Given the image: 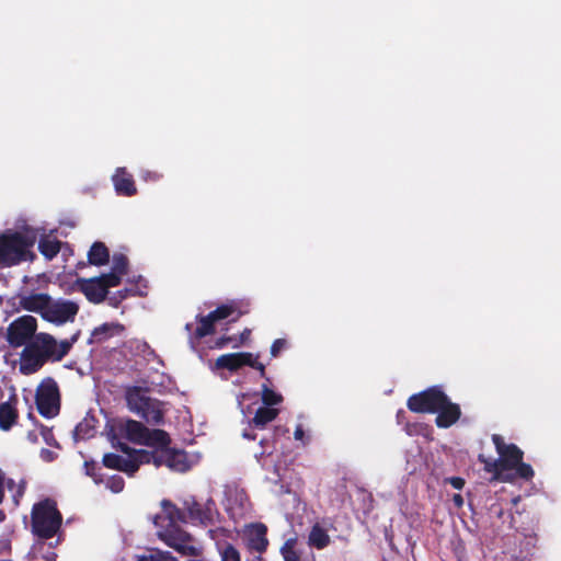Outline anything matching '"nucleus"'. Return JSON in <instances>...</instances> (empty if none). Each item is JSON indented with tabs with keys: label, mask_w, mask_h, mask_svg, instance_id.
Masks as SVG:
<instances>
[{
	"label": "nucleus",
	"mask_w": 561,
	"mask_h": 561,
	"mask_svg": "<svg viewBox=\"0 0 561 561\" xmlns=\"http://www.w3.org/2000/svg\"><path fill=\"white\" fill-rule=\"evenodd\" d=\"M16 404V394H11L8 401L0 403V428L2 431H9L16 424L19 419Z\"/></svg>",
	"instance_id": "18"
},
{
	"label": "nucleus",
	"mask_w": 561,
	"mask_h": 561,
	"mask_svg": "<svg viewBox=\"0 0 561 561\" xmlns=\"http://www.w3.org/2000/svg\"><path fill=\"white\" fill-rule=\"evenodd\" d=\"M79 311V306L70 300H58L50 302L47 309L43 313V319L55 323L64 324L68 321H73L75 317Z\"/></svg>",
	"instance_id": "13"
},
{
	"label": "nucleus",
	"mask_w": 561,
	"mask_h": 561,
	"mask_svg": "<svg viewBox=\"0 0 561 561\" xmlns=\"http://www.w3.org/2000/svg\"><path fill=\"white\" fill-rule=\"evenodd\" d=\"M41 435L44 439V442L51 447H59V443L54 436L53 430L41 424Z\"/></svg>",
	"instance_id": "40"
},
{
	"label": "nucleus",
	"mask_w": 561,
	"mask_h": 561,
	"mask_svg": "<svg viewBox=\"0 0 561 561\" xmlns=\"http://www.w3.org/2000/svg\"><path fill=\"white\" fill-rule=\"evenodd\" d=\"M225 528L210 529L208 533L213 539H215V535L218 533H226Z\"/></svg>",
	"instance_id": "52"
},
{
	"label": "nucleus",
	"mask_w": 561,
	"mask_h": 561,
	"mask_svg": "<svg viewBox=\"0 0 561 561\" xmlns=\"http://www.w3.org/2000/svg\"><path fill=\"white\" fill-rule=\"evenodd\" d=\"M27 438L33 444L37 443V435L35 432H28Z\"/></svg>",
	"instance_id": "53"
},
{
	"label": "nucleus",
	"mask_w": 561,
	"mask_h": 561,
	"mask_svg": "<svg viewBox=\"0 0 561 561\" xmlns=\"http://www.w3.org/2000/svg\"><path fill=\"white\" fill-rule=\"evenodd\" d=\"M88 261L91 265L95 266L106 265L110 262L107 247L101 241H95L88 252Z\"/></svg>",
	"instance_id": "28"
},
{
	"label": "nucleus",
	"mask_w": 561,
	"mask_h": 561,
	"mask_svg": "<svg viewBox=\"0 0 561 561\" xmlns=\"http://www.w3.org/2000/svg\"><path fill=\"white\" fill-rule=\"evenodd\" d=\"M61 241L49 236H43L38 241V251L46 260H53L61 249Z\"/></svg>",
	"instance_id": "29"
},
{
	"label": "nucleus",
	"mask_w": 561,
	"mask_h": 561,
	"mask_svg": "<svg viewBox=\"0 0 561 561\" xmlns=\"http://www.w3.org/2000/svg\"><path fill=\"white\" fill-rule=\"evenodd\" d=\"M38 413L45 419H53L60 412V392L56 380L47 377L41 381L35 392Z\"/></svg>",
	"instance_id": "5"
},
{
	"label": "nucleus",
	"mask_w": 561,
	"mask_h": 561,
	"mask_svg": "<svg viewBox=\"0 0 561 561\" xmlns=\"http://www.w3.org/2000/svg\"><path fill=\"white\" fill-rule=\"evenodd\" d=\"M125 399L130 412L138 415L146 423L161 425L164 423L163 403L148 396V390L138 386L126 390Z\"/></svg>",
	"instance_id": "3"
},
{
	"label": "nucleus",
	"mask_w": 561,
	"mask_h": 561,
	"mask_svg": "<svg viewBox=\"0 0 561 561\" xmlns=\"http://www.w3.org/2000/svg\"><path fill=\"white\" fill-rule=\"evenodd\" d=\"M163 538L168 546L182 556L197 557L199 554L195 539L180 527L168 528Z\"/></svg>",
	"instance_id": "11"
},
{
	"label": "nucleus",
	"mask_w": 561,
	"mask_h": 561,
	"mask_svg": "<svg viewBox=\"0 0 561 561\" xmlns=\"http://www.w3.org/2000/svg\"><path fill=\"white\" fill-rule=\"evenodd\" d=\"M453 502L456 507L460 508L463 505V497L461 494H454Z\"/></svg>",
	"instance_id": "50"
},
{
	"label": "nucleus",
	"mask_w": 561,
	"mask_h": 561,
	"mask_svg": "<svg viewBox=\"0 0 561 561\" xmlns=\"http://www.w3.org/2000/svg\"><path fill=\"white\" fill-rule=\"evenodd\" d=\"M492 442L499 455L500 465L505 471L513 470L524 459V451L513 443L506 444L501 435L493 434Z\"/></svg>",
	"instance_id": "12"
},
{
	"label": "nucleus",
	"mask_w": 561,
	"mask_h": 561,
	"mask_svg": "<svg viewBox=\"0 0 561 561\" xmlns=\"http://www.w3.org/2000/svg\"><path fill=\"white\" fill-rule=\"evenodd\" d=\"M121 433L127 440L141 445L148 427L139 421L128 419L121 425Z\"/></svg>",
	"instance_id": "22"
},
{
	"label": "nucleus",
	"mask_w": 561,
	"mask_h": 561,
	"mask_svg": "<svg viewBox=\"0 0 561 561\" xmlns=\"http://www.w3.org/2000/svg\"><path fill=\"white\" fill-rule=\"evenodd\" d=\"M24 484L19 485L18 494L14 497L22 496L24 493Z\"/></svg>",
	"instance_id": "54"
},
{
	"label": "nucleus",
	"mask_w": 561,
	"mask_h": 561,
	"mask_svg": "<svg viewBox=\"0 0 561 561\" xmlns=\"http://www.w3.org/2000/svg\"><path fill=\"white\" fill-rule=\"evenodd\" d=\"M236 341L234 336H221L216 341V347L222 348L227 346L230 343H233Z\"/></svg>",
	"instance_id": "47"
},
{
	"label": "nucleus",
	"mask_w": 561,
	"mask_h": 561,
	"mask_svg": "<svg viewBox=\"0 0 561 561\" xmlns=\"http://www.w3.org/2000/svg\"><path fill=\"white\" fill-rule=\"evenodd\" d=\"M57 457V454L54 453L53 450L50 449H47V448H43L41 450V458L46 461V462H51L56 459Z\"/></svg>",
	"instance_id": "46"
},
{
	"label": "nucleus",
	"mask_w": 561,
	"mask_h": 561,
	"mask_svg": "<svg viewBox=\"0 0 561 561\" xmlns=\"http://www.w3.org/2000/svg\"><path fill=\"white\" fill-rule=\"evenodd\" d=\"M435 424L439 428H448L453 426L461 416L459 404L454 403L446 397V402L436 411Z\"/></svg>",
	"instance_id": "17"
},
{
	"label": "nucleus",
	"mask_w": 561,
	"mask_h": 561,
	"mask_svg": "<svg viewBox=\"0 0 561 561\" xmlns=\"http://www.w3.org/2000/svg\"><path fill=\"white\" fill-rule=\"evenodd\" d=\"M160 518V516H156L154 518V524L158 525V519Z\"/></svg>",
	"instance_id": "56"
},
{
	"label": "nucleus",
	"mask_w": 561,
	"mask_h": 561,
	"mask_svg": "<svg viewBox=\"0 0 561 561\" xmlns=\"http://www.w3.org/2000/svg\"><path fill=\"white\" fill-rule=\"evenodd\" d=\"M478 460L480 463L483 465L484 471L492 473L491 481H503V482L512 481L511 476L503 474L505 472V470L502 469V466L500 465V459L490 460L484 455L480 454L478 456Z\"/></svg>",
	"instance_id": "27"
},
{
	"label": "nucleus",
	"mask_w": 561,
	"mask_h": 561,
	"mask_svg": "<svg viewBox=\"0 0 561 561\" xmlns=\"http://www.w3.org/2000/svg\"><path fill=\"white\" fill-rule=\"evenodd\" d=\"M77 335L70 340H57L48 333H37L20 355V373L28 376L37 373L46 363L60 362L72 348Z\"/></svg>",
	"instance_id": "1"
},
{
	"label": "nucleus",
	"mask_w": 561,
	"mask_h": 561,
	"mask_svg": "<svg viewBox=\"0 0 561 561\" xmlns=\"http://www.w3.org/2000/svg\"><path fill=\"white\" fill-rule=\"evenodd\" d=\"M513 470H515V473L518 478L526 481L531 480L535 476L533 467L523 460L516 467H514Z\"/></svg>",
	"instance_id": "36"
},
{
	"label": "nucleus",
	"mask_w": 561,
	"mask_h": 561,
	"mask_svg": "<svg viewBox=\"0 0 561 561\" xmlns=\"http://www.w3.org/2000/svg\"><path fill=\"white\" fill-rule=\"evenodd\" d=\"M98 278L107 291H108V288L116 287L122 282V275L114 271L106 273V274H102V275L98 276Z\"/></svg>",
	"instance_id": "34"
},
{
	"label": "nucleus",
	"mask_w": 561,
	"mask_h": 561,
	"mask_svg": "<svg viewBox=\"0 0 561 561\" xmlns=\"http://www.w3.org/2000/svg\"><path fill=\"white\" fill-rule=\"evenodd\" d=\"M106 485L114 493H119L125 486V481L121 476L115 474L107 480Z\"/></svg>",
	"instance_id": "41"
},
{
	"label": "nucleus",
	"mask_w": 561,
	"mask_h": 561,
	"mask_svg": "<svg viewBox=\"0 0 561 561\" xmlns=\"http://www.w3.org/2000/svg\"><path fill=\"white\" fill-rule=\"evenodd\" d=\"M51 297L48 294L38 293L23 296L20 299V306L27 311L41 313L47 309Z\"/></svg>",
	"instance_id": "21"
},
{
	"label": "nucleus",
	"mask_w": 561,
	"mask_h": 561,
	"mask_svg": "<svg viewBox=\"0 0 561 561\" xmlns=\"http://www.w3.org/2000/svg\"><path fill=\"white\" fill-rule=\"evenodd\" d=\"M115 191L122 196H134L137 193L134 178L125 168H117L113 175Z\"/></svg>",
	"instance_id": "19"
},
{
	"label": "nucleus",
	"mask_w": 561,
	"mask_h": 561,
	"mask_svg": "<svg viewBox=\"0 0 561 561\" xmlns=\"http://www.w3.org/2000/svg\"><path fill=\"white\" fill-rule=\"evenodd\" d=\"M242 436L247 439H250V440H254L256 439V435L253 434L252 432L248 431V430H244L243 433H242Z\"/></svg>",
	"instance_id": "51"
},
{
	"label": "nucleus",
	"mask_w": 561,
	"mask_h": 561,
	"mask_svg": "<svg viewBox=\"0 0 561 561\" xmlns=\"http://www.w3.org/2000/svg\"><path fill=\"white\" fill-rule=\"evenodd\" d=\"M308 543L310 547L317 548L319 550L324 549L330 543V536L324 528L317 524L311 528L309 533Z\"/></svg>",
	"instance_id": "30"
},
{
	"label": "nucleus",
	"mask_w": 561,
	"mask_h": 561,
	"mask_svg": "<svg viewBox=\"0 0 561 561\" xmlns=\"http://www.w3.org/2000/svg\"><path fill=\"white\" fill-rule=\"evenodd\" d=\"M84 472L87 476L91 477L95 483H100L102 481L99 470L100 467H98L96 462L93 460L84 461Z\"/></svg>",
	"instance_id": "38"
},
{
	"label": "nucleus",
	"mask_w": 561,
	"mask_h": 561,
	"mask_svg": "<svg viewBox=\"0 0 561 561\" xmlns=\"http://www.w3.org/2000/svg\"><path fill=\"white\" fill-rule=\"evenodd\" d=\"M112 271L121 274L122 276L126 275L128 272V259L126 255L119 253L113 256V267Z\"/></svg>",
	"instance_id": "35"
},
{
	"label": "nucleus",
	"mask_w": 561,
	"mask_h": 561,
	"mask_svg": "<svg viewBox=\"0 0 561 561\" xmlns=\"http://www.w3.org/2000/svg\"><path fill=\"white\" fill-rule=\"evenodd\" d=\"M251 365V353L239 352L222 354L215 360V369H227L236 373L244 366Z\"/></svg>",
	"instance_id": "15"
},
{
	"label": "nucleus",
	"mask_w": 561,
	"mask_h": 561,
	"mask_svg": "<svg viewBox=\"0 0 561 561\" xmlns=\"http://www.w3.org/2000/svg\"><path fill=\"white\" fill-rule=\"evenodd\" d=\"M286 346V340L276 339L271 346V355L277 357L280 351Z\"/></svg>",
	"instance_id": "42"
},
{
	"label": "nucleus",
	"mask_w": 561,
	"mask_h": 561,
	"mask_svg": "<svg viewBox=\"0 0 561 561\" xmlns=\"http://www.w3.org/2000/svg\"><path fill=\"white\" fill-rule=\"evenodd\" d=\"M13 484H14L13 480H9V481H8V486H9V488H12V485H13Z\"/></svg>",
	"instance_id": "55"
},
{
	"label": "nucleus",
	"mask_w": 561,
	"mask_h": 561,
	"mask_svg": "<svg viewBox=\"0 0 561 561\" xmlns=\"http://www.w3.org/2000/svg\"><path fill=\"white\" fill-rule=\"evenodd\" d=\"M218 549L221 561H240V553L233 545L224 542L222 545H218Z\"/></svg>",
	"instance_id": "33"
},
{
	"label": "nucleus",
	"mask_w": 561,
	"mask_h": 561,
	"mask_svg": "<svg viewBox=\"0 0 561 561\" xmlns=\"http://www.w3.org/2000/svg\"><path fill=\"white\" fill-rule=\"evenodd\" d=\"M119 449H121L122 453L126 454L128 456V458H137L138 457V453H140V449L139 450L134 449V448L129 447L127 444H124V443L119 444Z\"/></svg>",
	"instance_id": "45"
},
{
	"label": "nucleus",
	"mask_w": 561,
	"mask_h": 561,
	"mask_svg": "<svg viewBox=\"0 0 561 561\" xmlns=\"http://www.w3.org/2000/svg\"><path fill=\"white\" fill-rule=\"evenodd\" d=\"M279 414V409L270 407H260L252 420L249 422L251 427L263 430L265 426L273 422Z\"/></svg>",
	"instance_id": "25"
},
{
	"label": "nucleus",
	"mask_w": 561,
	"mask_h": 561,
	"mask_svg": "<svg viewBox=\"0 0 561 561\" xmlns=\"http://www.w3.org/2000/svg\"><path fill=\"white\" fill-rule=\"evenodd\" d=\"M149 450L140 449L137 458H124L114 453H108L103 456L102 462L108 469L118 470L127 473L128 476H134L141 465H147L148 460H150Z\"/></svg>",
	"instance_id": "9"
},
{
	"label": "nucleus",
	"mask_w": 561,
	"mask_h": 561,
	"mask_svg": "<svg viewBox=\"0 0 561 561\" xmlns=\"http://www.w3.org/2000/svg\"><path fill=\"white\" fill-rule=\"evenodd\" d=\"M149 455L152 457H149L148 463H152L157 468L167 466L179 472H185L190 469L186 453L183 450L172 449L168 446L165 449L151 450Z\"/></svg>",
	"instance_id": "10"
},
{
	"label": "nucleus",
	"mask_w": 561,
	"mask_h": 561,
	"mask_svg": "<svg viewBox=\"0 0 561 561\" xmlns=\"http://www.w3.org/2000/svg\"><path fill=\"white\" fill-rule=\"evenodd\" d=\"M93 427L89 425L88 421L84 420L83 422H80L76 428L75 434L79 438H87L91 437L93 435Z\"/></svg>",
	"instance_id": "39"
},
{
	"label": "nucleus",
	"mask_w": 561,
	"mask_h": 561,
	"mask_svg": "<svg viewBox=\"0 0 561 561\" xmlns=\"http://www.w3.org/2000/svg\"><path fill=\"white\" fill-rule=\"evenodd\" d=\"M77 284L90 302L100 304L106 298L107 290L98 277L78 278Z\"/></svg>",
	"instance_id": "16"
},
{
	"label": "nucleus",
	"mask_w": 561,
	"mask_h": 561,
	"mask_svg": "<svg viewBox=\"0 0 561 561\" xmlns=\"http://www.w3.org/2000/svg\"><path fill=\"white\" fill-rule=\"evenodd\" d=\"M305 436V432H304V428L301 425H298L296 428H295V432H294V437L295 439L297 440H301Z\"/></svg>",
	"instance_id": "49"
},
{
	"label": "nucleus",
	"mask_w": 561,
	"mask_h": 561,
	"mask_svg": "<svg viewBox=\"0 0 561 561\" xmlns=\"http://www.w3.org/2000/svg\"><path fill=\"white\" fill-rule=\"evenodd\" d=\"M257 357H259V355L254 356L251 353V365H248V366L259 370L260 376L264 378L265 377V366H264V364L257 362Z\"/></svg>",
	"instance_id": "43"
},
{
	"label": "nucleus",
	"mask_w": 561,
	"mask_h": 561,
	"mask_svg": "<svg viewBox=\"0 0 561 561\" xmlns=\"http://www.w3.org/2000/svg\"><path fill=\"white\" fill-rule=\"evenodd\" d=\"M125 327L118 322H106L96 327L91 334L90 343H104L113 336L121 335Z\"/></svg>",
	"instance_id": "20"
},
{
	"label": "nucleus",
	"mask_w": 561,
	"mask_h": 561,
	"mask_svg": "<svg viewBox=\"0 0 561 561\" xmlns=\"http://www.w3.org/2000/svg\"><path fill=\"white\" fill-rule=\"evenodd\" d=\"M161 507L167 518L169 519V528L179 527L178 523H186L187 516L185 508H179L170 500H162Z\"/></svg>",
	"instance_id": "26"
},
{
	"label": "nucleus",
	"mask_w": 561,
	"mask_h": 561,
	"mask_svg": "<svg viewBox=\"0 0 561 561\" xmlns=\"http://www.w3.org/2000/svg\"><path fill=\"white\" fill-rule=\"evenodd\" d=\"M36 242L33 230L18 231L7 229L0 233V268H9L23 262H32L35 254L32 251Z\"/></svg>",
	"instance_id": "2"
},
{
	"label": "nucleus",
	"mask_w": 561,
	"mask_h": 561,
	"mask_svg": "<svg viewBox=\"0 0 561 561\" xmlns=\"http://www.w3.org/2000/svg\"><path fill=\"white\" fill-rule=\"evenodd\" d=\"M183 506L186 511L187 520L203 526L213 525L219 512L213 499H208L204 504L198 503L194 497L185 500Z\"/></svg>",
	"instance_id": "8"
},
{
	"label": "nucleus",
	"mask_w": 561,
	"mask_h": 561,
	"mask_svg": "<svg viewBox=\"0 0 561 561\" xmlns=\"http://www.w3.org/2000/svg\"><path fill=\"white\" fill-rule=\"evenodd\" d=\"M37 320L33 316H22L11 322L7 330V341L12 347L25 346L37 333Z\"/></svg>",
	"instance_id": "7"
},
{
	"label": "nucleus",
	"mask_w": 561,
	"mask_h": 561,
	"mask_svg": "<svg viewBox=\"0 0 561 561\" xmlns=\"http://www.w3.org/2000/svg\"><path fill=\"white\" fill-rule=\"evenodd\" d=\"M138 561H178L170 552L157 550L149 556L141 557Z\"/></svg>",
	"instance_id": "37"
},
{
	"label": "nucleus",
	"mask_w": 561,
	"mask_h": 561,
	"mask_svg": "<svg viewBox=\"0 0 561 561\" xmlns=\"http://www.w3.org/2000/svg\"><path fill=\"white\" fill-rule=\"evenodd\" d=\"M244 540L251 551L263 553L268 546L267 527L262 523L251 524L244 530Z\"/></svg>",
	"instance_id": "14"
},
{
	"label": "nucleus",
	"mask_w": 561,
	"mask_h": 561,
	"mask_svg": "<svg viewBox=\"0 0 561 561\" xmlns=\"http://www.w3.org/2000/svg\"><path fill=\"white\" fill-rule=\"evenodd\" d=\"M198 325L194 332V336L197 340H201L207 335H211L215 333V320L210 313L207 316L197 317Z\"/></svg>",
	"instance_id": "31"
},
{
	"label": "nucleus",
	"mask_w": 561,
	"mask_h": 561,
	"mask_svg": "<svg viewBox=\"0 0 561 561\" xmlns=\"http://www.w3.org/2000/svg\"><path fill=\"white\" fill-rule=\"evenodd\" d=\"M251 335V330L250 329H244L241 334H240V337L238 340L237 343L233 344V347H238L240 346L241 344L245 343L247 340H249Z\"/></svg>",
	"instance_id": "48"
},
{
	"label": "nucleus",
	"mask_w": 561,
	"mask_h": 561,
	"mask_svg": "<svg viewBox=\"0 0 561 561\" xmlns=\"http://www.w3.org/2000/svg\"><path fill=\"white\" fill-rule=\"evenodd\" d=\"M446 482L449 483L454 489L461 490L465 486V479L461 477H450L446 479Z\"/></svg>",
	"instance_id": "44"
},
{
	"label": "nucleus",
	"mask_w": 561,
	"mask_h": 561,
	"mask_svg": "<svg viewBox=\"0 0 561 561\" xmlns=\"http://www.w3.org/2000/svg\"><path fill=\"white\" fill-rule=\"evenodd\" d=\"M62 524V515L54 500L45 499L34 504L31 513V527L41 539L53 538Z\"/></svg>",
	"instance_id": "4"
},
{
	"label": "nucleus",
	"mask_w": 561,
	"mask_h": 561,
	"mask_svg": "<svg viewBox=\"0 0 561 561\" xmlns=\"http://www.w3.org/2000/svg\"><path fill=\"white\" fill-rule=\"evenodd\" d=\"M170 444V435L160 428H148V433L145 434V438L141 442V445L153 447V450L165 449Z\"/></svg>",
	"instance_id": "24"
},
{
	"label": "nucleus",
	"mask_w": 561,
	"mask_h": 561,
	"mask_svg": "<svg viewBox=\"0 0 561 561\" xmlns=\"http://www.w3.org/2000/svg\"><path fill=\"white\" fill-rule=\"evenodd\" d=\"M446 397L442 387L432 386L409 397L407 407L414 413H436L446 402Z\"/></svg>",
	"instance_id": "6"
},
{
	"label": "nucleus",
	"mask_w": 561,
	"mask_h": 561,
	"mask_svg": "<svg viewBox=\"0 0 561 561\" xmlns=\"http://www.w3.org/2000/svg\"><path fill=\"white\" fill-rule=\"evenodd\" d=\"M247 312H248L247 310L241 309L240 302L232 300L228 304L218 306L215 310H213L209 313L211 314L214 320L217 322L220 320L228 319L230 317H232L231 321H237Z\"/></svg>",
	"instance_id": "23"
},
{
	"label": "nucleus",
	"mask_w": 561,
	"mask_h": 561,
	"mask_svg": "<svg viewBox=\"0 0 561 561\" xmlns=\"http://www.w3.org/2000/svg\"><path fill=\"white\" fill-rule=\"evenodd\" d=\"M262 402L265 407L275 408L283 402V396L268 388L266 383H263Z\"/></svg>",
	"instance_id": "32"
}]
</instances>
